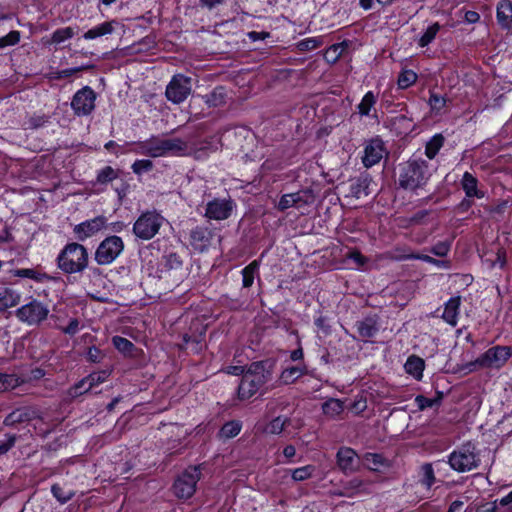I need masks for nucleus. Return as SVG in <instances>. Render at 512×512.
<instances>
[{"label": "nucleus", "mask_w": 512, "mask_h": 512, "mask_svg": "<svg viewBox=\"0 0 512 512\" xmlns=\"http://www.w3.org/2000/svg\"><path fill=\"white\" fill-rule=\"evenodd\" d=\"M432 175L429 163L422 158H410L400 166L398 185L409 191L422 189Z\"/></svg>", "instance_id": "obj_1"}, {"label": "nucleus", "mask_w": 512, "mask_h": 512, "mask_svg": "<svg viewBox=\"0 0 512 512\" xmlns=\"http://www.w3.org/2000/svg\"><path fill=\"white\" fill-rule=\"evenodd\" d=\"M266 364L263 361L250 364L238 385V397L240 400L251 398L260 387L271 380V372L266 368Z\"/></svg>", "instance_id": "obj_2"}, {"label": "nucleus", "mask_w": 512, "mask_h": 512, "mask_svg": "<svg viewBox=\"0 0 512 512\" xmlns=\"http://www.w3.org/2000/svg\"><path fill=\"white\" fill-rule=\"evenodd\" d=\"M57 265L67 274L82 272L88 266V251L79 243H68L58 255Z\"/></svg>", "instance_id": "obj_3"}, {"label": "nucleus", "mask_w": 512, "mask_h": 512, "mask_svg": "<svg viewBox=\"0 0 512 512\" xmlns=\"http://www.w3.org/2000/svg\"><path fill=\"white\" fill-rule=\"evenodd\" d=\"M141 154L150 157H161L168 154L181 155L187 149V144L180 138H156L141 143Z\"/></svg>", "instance_id": "obj_4"}, {"label": "nucleus", "mask_w": 512, "mask_h": 512, "mask_svg": "<svg viewBox=\"0 0 512 512\" xmlns=\"http://www.w3.org/2000/svg\"><path fill=\"white\" fill-rule=\"evenodd\" d=\"M480 462L481 459L476 446L471 442H467L455 449L449 455L448 460L450 467L459 473L469 472L478 468Z\"/></svg>", "instance_id": "obj_5"}, {"label": "nucleus", "mask_w": 512, "mask_h": 512, "mask_svg": "<svg viewBox=\"0 0 512 512\" xmlns=\"http://www.w3.org/2000/svg\"><path fill=\"white\" fill-rule=\"evenodd\" d=\"M512 355V349L509 346H494L481 354L475 361L467 364L469 372L480 368L500 369Z\"/></svg>", "instance_id": "obj_6"}, {"label": "nucleus", "mask_w": 512, "mask_h": 512, "mask_svg": "<svg viewBox=\"0 0 512 512\" xmlns=\"http://www.w3.org/2000/svg\"><path fill=\"white\" fill-rule=\"evenodd\" d=\"M165 219L156 211L143 212L134 222L132 232L137 239L148 241L160 231Z\"/></svg>", "instance_id": "obj_7"}, {"label": "nucleus", "mask_w": 512, "mask_h": 512, "mask_svg": "<svg viewBox=\"0 0 512 512\" xmlns=\"http://www.w3.org/2000/svg\"><path fill=\"white\" fill-rule=\"evenodd\" d=\"M201 472L199 467L192 466L187 468L173 484V491L176 497L180 499H188L193 496L196 491V485L200 480Z\"/></svg>", "instance_id": "obj_8"}, {"label": "nucleus", "mask_w": 512, "mask_h": 512, "mask_svg": "<svg viewBox=\"0 0 512 512\" xmlns=\"http://www.w3.org/2000/svg\"><path fill=\"white\" fill-rule=\"evenodd\" d=\"M124 250V242L121 237L113 235L100 242L95 251V261L99 265L111 264Z\"/></svg>", "instance_id": "obj_9"}, {"label": "nucleus", "mask_w": 512, "mask_h": 512, "mask_svg": "<svg viewBox=\"0 0 512 512\" xmlns=\"http://www.w3.org/2000/svg\"><path fill=\"white\" fill-rule=\"evenodd\" d=\"M192 92L191 78L183 74H176L166 86L165 96L174 103L184 102Z\"/></svg>", "instance_id": "obj_10"}, {"label": "nucleus", "mask_w": 512, "mask_h": 512, "mask_svg": "<svg viewBox=\"0 0 512 512\" xmlns=\"http://www.w3.org/2000/svg\"><path fill=\"white\" fill-rule=\"evenodd\" d=\"M96 98L95 91L89 86H84L78 90L71 100V108L74 114L78 117L90 115L95 109Z\"/></svg>", "instance_id": "obj_11"}, {"label": "nucleus", "mask_w": 512, "mask_h": 512, "mask_svg": "<svg viewBox=\"0 0 512 512\" xmlns=\"http://www.w3.org/2000/svg\"><path fill=\"white\" fill-rule=\"evenodd\" d=\"M48 314V307L38 300H32L16 310L17 318L28 325L40 324Z\"/></svg>", "instance_id": "obj_12"}, {"label": "nucleus", "mask_w": 512, "mask_h": 512, "mask_svg": "<svg viewBox=\"0 0 512 512\" xmlns=\"http://www.w3.org/2000/svg\"><path fill=\"white\" fill-rule=\"evenodd\" d=\"M315 201V195L311 189H303L295 193L284 194L278 204L277 208L280 211H285L291 207L297 209L305 205H310Z\"/></svg>", "instance_id": "obj_13"}, {"label": "nucleus", "mask_w": 512, "mask_h": 512, "mask_svg": "<svg viewBox=\"0 0 512 512\" xmlns=\"http://www.w3.org/2000/svg\"><path fill=\"white\" fill-rule=\"evenodd\" d=\"M235 204L231 199H213L206 204L205 217L213 220H225L234 210Z\"/></svg>", "instance_id": "obj_14"}, {"label": "nucleus", "mask_w": 512, "mask_h": 512, "mask_svg": "<svg viewBox=\"0 0 512 512\" xmlns=\"http://www.w3.org/2000/svg\"><path fill=\"white\" fill-rule=\"evenodd\" d=\"M107 225V218L105 216H97L93 219L86 220L77 224L73 232L79 241H84L89 237L94 236Z\"/></svg>", "instance_id": "obj_15"}, {"label": "nucleus", "mask_w": 512, "mask_h": 512, "mask_svg": "<svg viewBox=\"0 0 512 512\" xmlns=\"http://www.w3.org/2000/svg\"><path fill=\"white\" fill-rule=\"evenodd\" d=\"M386 153L384 142L379 139H371L364 148L362 163L366 168H370L383 158Z\"/></svg>", "instance_id": "obj_16"}, {"label": "nucleus", "mask_w": 512, "mask_h": 512, "mask_svg": "<svg viewBox=\"0 0 512 512\" xmlns=\"http://www.w3.org/2000/svg\"><path fill=\"white\" fill-rule=\"evenodd\" d=\"M359 337L363 340L375 337L379 330V317L377 315H370L355 324Z\"/></svg>", "instance_id": "obj_17"}, {"label": "nucleus", "mask_w": 512, "mask_h": 512, "mask_svg": "<svg viewBox=\"0 0 512 512\" xmlns=\"http://www.w3.org/2000/svg\"><path fill=\"white\" fill-rule=\"evenodd\" d=\"M212 236V231L208 227L196 226L190 231V244L194 249L203 252L209 247Z\"/></svg>", "instance_id": "obj_18"}, {"label": "nucleus", "mask_w": 512, "mask_h": 512, "mask_svg": "<svg viewBox=\"0 0 512 512\" xmlns=\"http://www.w3.org/2000/svg\"><path fill=\"white\" fill-rule=\"evenodd\" d=\"M356 457V452L352 448L341 447L336 454L337 464L344 472L354 471Z\"/></svg>", "instance_id": "obj_19"}, {"label": "nucleus", "mask_w": 512, "mask_h": 512, "mask_svg": "<svg viewBox=\"0 0 512 512\" xmlns=\"http://www.w3.org/2000/svg\"><path fill=\"white\" fill-rule=\"evenodd\" d=\"M461 305V297L455 296L450 298L444 307L442 314L443 320L451 326H456L458 323L459 309Z\"/></svg>", "instance_id": "obj_20"}, {"label": "nucleus", "mask_w": 512, "mask_h": 512, "mask_svg": "<svg viewBox=\"0 0 512 512\" xmlns=\"http://www.w3.org/2000/svg\"><path fill=\"white\" fill-rule=\"evenodd\" d=\"M497 21L502 28H509L512 24V2L502 0L497 5Z\"/></svg>", "instance_id": "obj_21"}, {"label": "nucleus", "mask_w": 512, "mask_h": 512, "mask_svg": "<svg viewBox=\"0 0 512 512\" xmlns=\"http://www.w3.org/2000/svg\"><path fill=\"white\" fill-rule=\"evenodd\" d=\"M404 368L406 373L413 376L416 380H421L423 377L425 362L422 358L412 355L408 357Z\"/></svg>", "instance_id": "obj_22"}, {"label": "nucleus", "mask_w": 512, "mask_h": 512, "mask_svg": "<svg viewBox=\"0 0 512 512\" xmlns=\"http://www.w3.org/2000/svg\"><path fill=\"white\" fill-rule=\"evenodd\" d=\"M32 419L31 411L27 408H18L9 413L3 424L5 426H15L16 424H20L23 422L30 421Z\"/></svg>", "instance_id": "obj_23"}, {"label": "nucleus", "mask_w": 512, "mask_h": 512, "mask_svg": "<svg viewBox=\"0 0 512 512\" xmlns=\"http://www.w3.org/2000/svg\"><path fill=\"white\" fill-rule=\"evenodd\" d=\"M202 100L208 105V107H219L224 105L226 102L224 87L218 86L214 88L209 94L203 95Z\"/></svg>", "instance_id": "obj_24"}, {"label": "nucleus", "mask_w": 512, "mask_h": 512, "mask_svg": "<svg viewBox=\"0 0 512 512\" xmlns=\"http://www.w3.org/2000/svg\"><path fill=\"white\" fill-rule=\"evenodd\" d=\"M462 188L465 191L467 197H477L482 198L483 193L480 192L477 188L478 181L477 179L470 174L469 172H465L462 178Z\"/></svg>", "instance_id": "obj_25"}, {"label": "nucleus", "mask_w": 512, "mask_h": 512, "mask_svg": "<svg viewBox=\"0 0 512 512\" xmlns=\"http://www.w3.org/2000/svg\"><path fill=\"white\" fill-rule=\"evenodd\" d=\"M20 301V295L14 290L4 288L0 290V312L16 306Z\"/></svg>", "instance_id": "obj_26"}, {"label": "nucleus", "mask_w": 512, "mask_h": 512, "mask_svg": "<svg viewBox=\"0 0 512 512\" xmlns=\"http://www.w3.org/2000/svg\"><path fill=\"white\" fill-rule=\"evenodd\" d=\"M114 21L103 22L84 33L83 38L86 40H92L104 35L112 34L114 31Z\"/></svg>", "instance_id": "obj_27"}, {"label": "nucleus", "mask_w": 512, "mask_h": 512, "mask_svg": "<svg viewBox=\"0 0 512 512\" xmlns=\"http://www.w3.org/2000/svg\"><path fill=\"white\" fill-rule=\"evenodd\" d=\"M369 184L370 179L368 175L355 178L350 185L351 195L355 198H360L362 195H368Z\"/></svg>", "instance_id": "obj_28"}, {"label": "nucleus", "mask_w": 512, "mask_h": 512, "mask_svg": "<svg viewBox=\"0 0 512 512\" xmlns=\"http://www.w3.org/2000/svg\"><path fill=\"white\" fill-rule=\"evenodd\" d=\"M323 413L331 418L340 415L344 411V403L335 398H330L322 405Z\"/></svg>", "instance_id": "obj_29"}, {"label": "nucleus", "mask_w": 512, "mask_h": 512, "mask_svg": "<svg viewBox=\"0 0 512 512\" xmlns=\"http://www.w3.org/2000/svg\"><path fill=\"white\" fill-rule=\"evenodd\" d=\"M444 137L442 134H435L425 146V155L429 159H434L439 150L442 148L444 144Z\"/></svg>", "instance_id": "obj_30"}, {"label": "nucleus", "mask_w": 512, "mask_h": 512, "mask_svg": "<svg viewBox=\"0 0 512 512\" xmlns=\"http://www.w3.org/2000/svg\"><path fill=\"white\" fill-rule=\"evenodd\" d=\"M259 270V262L257 260L252 261L242 270V285L244 288H249L253 285L255 275Z\"/></svg>", "instance_id": "obj_31"}, {"label": "nucleus", "mask_w": 512, "mask_h": 512, "mask_svg": "<svg viewBox=\"0 0 512 512\" xmlns=\"http://www.w3.org/2000/svg\"><path fill=\"white\" fill-rule=\"evenodd\" d=\"M343 488L345 490L343 495L345 496H352L357 493L367 492V484L359 478H353L347 481Z\"/></svg>", "instance_id": "obj_32"}, {"label": "nucleus", "mask_w": 512, "mask_h": 512, "mask_svg": "<svg viewBox=\"0 0 512 512\" xmlns=\"http://www.w3.org/2000/svg\"><path fill=\"white\" fill-rule=\"evenodd\" d=\"M24 380L15 374H6L0 372V391H6L18 387Z\"/></svg>", "instance_id": "obj_33"}, {"label": "nucleus", "mask_w": 512, "mask_h": 512, "mask_svg": "<svg viewBox=\"0 0 512 512\" xmlns=\"http://www.w3.org/2000/svg\"><path fill=\"white\" fill-rule=\"evenodd\" d=\"M13 275L20 278H29L36 282H42L44 279L48 278L45 273L31 268L16 269L13 271Z\"/></svg>", "instance_id": "obj_34"}, {"label": "nucleus", "mask_w": 512, "mask_h": 512, "mask_svg": "<svg viewBox=\"0 0 512 512\" xmlns=\"http://www.w3.org/2000/svg\"><path fill=\"white\" fill-rule=\"evenodd\" d=\"M290 424V419L287 417L278 416L270 421L266 426L265 432L273 435L280 434L284 428Z\"/></svg>", "instance_id": "obj_35"}, {"label": "nucleus", "mask_w": 512, "mask_h": 512, "mask_svg": "<svg viewBox=\"0 0 512 512\" xmlns=\"http://www.w3.org/2000/svg\"><path fill=\"white\" fill-rule=\"evenodd\" d=\"M75 35V31L72 27H64L55 30L51 39L48 41L50 44H61L64 41L71 39Z\"/></svg>", "instance_id": "obj_36"}, {"label": "nucleus", "mask_w": 512, "mask_h": 512, "mask_svg": "<svg viewBox=\"0 0 512 512\" xmlns=\"http://www.w3.org/2000/svg\"><path fill=\"white\" fill-rule=\"evenodd\" d=\"M241 428L242 424L239 421H229L222 426L219 432L220 437L224 439L236 437L240 433Z\"/></svg>", "instance_id": "obj_37"}, {"label": "nucleus", "mask_w": 512, "mask_h": 512, "mask_svg": "<svg viewBox=\"0 0 512 512\" xmlns=\"http://www.w3.org/2000/svg\"><path fill=\"white\" fill-rule=\"evenodd\" d=\"M118 177V171L111 166H105L97 173L96 182L104 185L112 182Z\"/></svg>", "instance_id": "obj_38"}, {"label": "nucleus", "mask_w": 512, "mask_h": 512, "mask_svg": "<svg viewBox=\"0 0 512 512\" xmlns=\"http://www.w3.org/2000/svg\"><path fill=\"white\" fill-rule=\"evenodd\" d=\"M363 463L368 469L377 471L384 464V458L381 454L366 453L363 456Z\"/></svg>", "instance_id": "obj_39"}, {"label": "nucleus", "mask_w": 512, "mask_h": 512, "mask_svg": "<svg viewBox=\"0 0 512 512\" xmlns=\"http://www.w3.org/2000/svg\"><path fill=\"white\" fill-rule=\"evenodd\" d=\"M376 103V96L372 91H368L364 97L362 98L361 102L358 105V111L359 114L362 116H367L370 113L371 108Z\"/></svg>", "instance_id": "obj_40"}, {"label": "nucleus", "mask_w": 512, "mask_h": 512, "mask_svg": "<svg viewBox=\"0 0 512 512\" xmlns=\"http://www.w3.org/2000/svg\"><path fill=\"white\" fill-rule=\"evenodd\" d=\"M417 80V74L412 70H403L397 80L399 88L406 89L413 85Z\"/></svg>", "instance_id": "obj_41"}, {"label": "nucleus", "mask_w": 512, "mask_h": 512, "mask_svg": "<svg viewBox=\"0 0 512 512\" xmlns=\"http://www.w3.org/2000/svg\"><path fill=\"white\" fill-rule=\"evenodd\" d=\"M51 492L53 496L61 503L65 504L69 500L73 498L75 495L74 491L68 490L66 491L63 487H61L59 484H53L51 487Z\"/></svg>", "instance_id": "obj_42"}, {"label": "nucleus", "mask_w": 512, "mask_h": 512, "mask_svg": "<svg viewBox=\"0 0 512 512\" xmlns=\"http://www.w3.org/2000/svg\"><path fill=\"white\" fill-rule=\"evenodd\" d=\"M323 44V39L321 37H311L306 38L299 41L296 44V47L301 52H306L310 50H314Z\"/></svg>", "instance_id": "obj_43"}, {"label": "nucleus", "mask_w": 512, "mask_h": 512, "mask_svg": "<svg viewBox=\"0 0 512 512\" xmlns=\"http://www.w3.org/2000/svg\"><path fill=\"white\" fill-rule=\"evenodd\" d=\"M440 30V25L438 23H434L430 25L426 31L423 33V35L419 39V46L425 47L429 45L436 37L437 33Z\"/></svg>", "instance_id": "obj_44"}, {"label": "nucleus", "mask_w": 512, "mask_h": 512, "mask_svg": "<svg viewBox=\"0 0 512 512\" xmlns=\"http://www.w3.org/2000/svg\"><path fill=\"white\" fill-rule=\"evenodd\" d=\"M304 370L303 368L299 366H292L288 367L283 370L281 374V379L284 383H293L295 380H297L302 374Z\"/></svg>", "instance_id": "obj_45"}, {"label": "nucleus", "mask_w": 512, "mask_h": 512, "mask_svg": "<svg viewBox=\"0 0 512 512\" xmlns=\"http://www.w3.org/2000/svg\"><path fill=\"white\" fill-rule=\"evenodd\" d=\"M421 473H422L421 483L424 486H426L427 488H430L435 482V475H434V470L432 468V465L428 464V463L424 464L421 467Z\"/></svg>", "instance_id": "obj_46"}, {"label": "nucleus", "mask_w": 512, "mask_h": 512, "mask_svg": "<svg viewBox=\"0 0 512 512\" xmlns=\"http://www.w3.org/2000/svg\"><path fill=\"white\" fill-rule=\"evenodd\" d=\"M314 467L311 465L303 466L292 470L291 476L295 481H304L312 476Z\"/></svg>", "instance_id": "obj_47"}, {"label": "nucleus", "mask_w": 512, "mask_h": 512, "mask_svg": "<svg viewBox=\"0 0 512 512\" xmlns=\"http://www.w3.org/2000/svg\"><path fill=\"white\" fill-rule=\"evenodd\" d=\"M107 371H101V372H94L89 374L86 377V380L88 381V386L85 388L86 390H92L93 387L99 385L100 383H103L107 377H108Z\"/></svg>", "instance_id": "obj_48"}, {"label": "nucleus", "mask_w": 512, "mask_h": 512, "mask_svg": "<svg viewBox=\"0 0 512 512\" xmlns=\"http://www.w3.org/2000/svg\"><path fill=\"white\" fill-rule=\"evenodd\" d=\"M20 41V32L17 30L10 31L7 35L0 37V48L4 49L8 46H14Z\"/></svg>", "instance_id": "obj_49"}, {"label": "nucleus", "mask_w": 512, "mask_h": 512, "mask_svg": "<svg viewBox=\"0 0 512 512\" xmlns=\"http://www.w3.org/2000/svg\"><path fill=\"white\" fill-rule=\"evenodd\" d=\"M49 122V116L45 114H34L29 117L27 121V125L31 129H37L43 127L46 123Z\"/></svg>", "instance_id": "obj_50"}, {"label": "nucleus", "mask_w": 512, "mask_h": 512, "mask_svg": "<svg viewBox=\"0 0 512 512\" xmlns=\"http://www.w3.org/2000/svg\"><path fill=\"white\" fill-rule=\"evenodd\" d=\"M441 397L438 398H427L423 395H418L415 398V402L420 410H424L426 408H431L440 403Z\"/></svg>", "instance_id": "obj_51"}, {"label": "nucleus", "mask_w": 512, "mask_h": 512, "mask_svg": "<svg viewBox=\"0 0 512 512\" xmlns=\"http://www.w3.org/2000/svg\"><path fill=\"white\" fill-rule=\"evenodd\" d=\"M406 258L408 259H419V260H422L424 262H427V263H430V264H433V265H436L438 267H442V268H449V262L448 261H443V260H437L429 255H422V254H417V255H410V256H407Z\"/></svg>", "instance_id": "obj_52"}, {"label": "nucleus", "mask_w": 512, "mask_h": 512, "mask_svg": "<svg viewBox=\"0 0 512 512\" xmlns=\"http://www.w3.org/2000/svg\"><path fill=\"white\" fill-rule=\"evenodd\" d=\"M131 168L135 174H142L143 172H148L152 170L153 162L149 159L136 160L132 164Z\"/></svg>", "instance_id": "obj_53"}, {"label": "nucleus", "mask_w": 512, "mask_h": 512, "mask_svg": "<svg viewBox=\"0 0 512 512\" xmlns=\"http://www.w3.org/2000/svg\"><path fill=\"white\" fill-rule=\"evenodd\" d=\"M113 345L121 352H130L133 348V343L128 339L121 336H114L112 338Z\"/></svg>", "instance_id": "obj_54"}, {"label": "nucleus", "mask_w": 512, "mask_h": 512, "mask_svg": "<svg viewBox=\"0 0 512 512\" xmlns=\"http://www.w3.org/2000/svg\"><path fill=\"white\" fill-rule=\"evenodd\" d=\"M90 67L91 66H79V67H74V68L63 69V70L55 72L53 78L56 80L67 78V77H70L78 72L86 70Z\"/></svg>", "instance_id": "obj_55"}, {"label": "nucleus", "mask_w": 512, "mask_h": 512, "mask_svg": "<svg viewBox=\"0 0 512 512\" xmlns=\"http://www.w3.org/2000/svg\"><path fill=\"white\" fill-rule=\"evenodd\" d=\"M165 267L168 269H178L182 266V259L177 253H169L165 255Z\"/></svg>", "instance_id": "obj_56"}, {"label": "nucleus", "mask_w": 512, "mask_h": 512, "mask_svg": "<svg viewBox=\"0 0 512 512\" xmlns=\"http://www.w3.org/2000/svg\"><path fill=\"white\" fill-rule=\"evenodd\" d=\"M87 386H88V381L86 380V377H85L69 389V395L71 397H78L84 393H87L90 391V390L85 389V388H87Z\"/></svg>", "instance_id": "obj_57"}, {"label": "nucleus", "mask_w": 512, "mask_h": 512, "mask_svg": "<svg viewBox=\"0 0 512 512\" xmlns=\"http://www.w3.org/2000/svg\"><path fill=\"white\" fill-rule=\"evenodd\" d=\"M446 104V99L436 93H431L429 98V105L432 110L440 111Z\"/></svg>", "instance_id": "obj_58"}, {"label": "nucleus", "mask_w": 512, "mask_h": 512, "mask_svg": "<svg viewBox=\"0 0 512 512\" xmlns=\"http://www.w3.org/2000/svg\"><path fill=\"white\" fill-rule=\"evenodd\" d=\"M315 325L319 331H321L325 336L331 334V326L329 324V319L325 316H319L315 319Z\"/></svg>", "instance_id": "obj_59"}, {"label": "nucleus", "mask_w": 512, "mask_h": 512, "mask_svg": "<svg viewBox=\"0 0 512 512\" xmlns=\"http://www.w3.org/2000/svg\"><path fill=\"white\" fill-rule=\"evenodd\" d=\"M449 250H450V243L444 242V241L436 243L431 248V252L438 257L446 256L448 254Z\"/></svg>", "instance_id": "obj_60"}, {"label": "nucleus", "mask_w": 512, "mask_h": 512, "mask_svg": "<svg viewBox=\"0 0 512 512\" xmlns=\"http://www.w3.org/2000/svg\"><path fill=\"white\" fill-rule=\"evenodd\" d=\"M183 342L186 348L192 345V350L198 352L200 350L201 336L192 337L187 334L183 336Z\"/></svg>", "instance_id": "obj_61"}, {"label": "nucleus", "mask_w": 512, "mask_h": 512, "mask_svg": "<svg viewBox=\"0 0 512 512\" xmlns=\"http://www.w3.org/2000/svg\"><path fill=\"white\" fill-rule=\"evenodd\" d=\"M16 442V435H7V439L5 441H0V455L6 454Z\"/></svg>", "instance_id": "obj_62"}, {"label": "nucleus", "mask_w": 512, "mask_h": 512, "mask_svg": "<svg viewBox=\"0 0 512 512\" xmlns=\"http://www.w3.org/2000/svg\"><path fill=\"white\" fill-rule=\"evenodd\" d=\"M429 215V210H420L409 218L410 225H420L424 223V220Z\"/></svg>", "instance_id": "obj_63"}, {"label": "nucleus", "mask_w": 512, "mask_h": 512, "mask_svg": "<svg viewBox=\"0 0 512 512\" xmlns=\"http://www.w3.org/2000/svg\"><path fill=\"white\" fill-rule=\"evenodd\" d=\"M103 357L104 355L102 354L101 350L95 346L90 347L87 352V359L93 363L101 362Z\"/></svg>", "instance_id": "obj_64"}]
</instances>
